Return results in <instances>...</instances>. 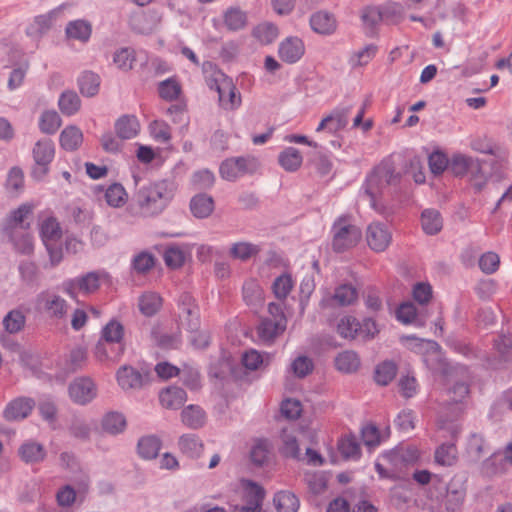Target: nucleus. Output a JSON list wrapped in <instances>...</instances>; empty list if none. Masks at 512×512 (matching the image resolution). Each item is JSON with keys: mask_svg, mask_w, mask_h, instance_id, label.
Listing matches in <instances>:
<instances>
[{"mask_svg": "<svg viewBox=\"0 0 512 512\" xmlns=\"http://www.w3.org/2000/svg\"><path fill=\"white\" fill-rule=\"evenodd\" d=\"M176 185L170 180H160L142 186L135 194V202L144 217L161 214L174 197Z\"/></svg>", "mask_w": 512, "mask_h": 512, "instance_id": "1", "label": "nucleus"}, {"mask_svg": "<svg viewBox=\"0 0 512 512\" xmlns=\"http://www.w3.org/2000/svg\"><path fill=\"white\" fill-rule=\"evenodd\" d=\"M466 487L461 480L452 479L449 483L434 482L428 490L430 508L438 512H456L464 503Z\"/></svg>", "mask_w": 512, "mask_h": 512, "instance_id": "2", "label": "nucleus"}, {"mask_svg": "<svg viewBox=\"0 0 512 512\" xmlns=\"http://www.w3.org/2000/svg\"><path fill=\"white\" fill-rule=\"evenodd\" d=\"M401 173L396 172L395 166L390 159L383 160L366 177L363 185L365 194L368 196L371 206L375 205L376 198L385 189L395 187L400 183Z\"/></svg>", "mask_w": 512, "mask_h": 512, "instance_id": "3", "label": "nucleus"}, {"mask_svg": "<svg viewBox=\"0 0 512 512\" xmlns=\"http://www.w3.org/2000/svg\"><path fill=\"white\" fill-rule=\"evenodd\" d=\"M111 283V275L106 270L99 269L64 280L61 289L70 298L76 299L79 294L85 296L94 294L102 284Z\"/></svg>", "mask_w": 512, "mask_h": 512, "instance_id": "4", "label": "nucleus"}, {"mask_svg": "<svg viewBox=\"0 0 512 512\" xmlns=\"http://www.w3.org/2000/svg\"><path fill=\"white\" fill-rule=\"evenodd\" d=\"M332 246L336 252H343L354 247L361 239L360 228L352 224L350 217H339L332 226Z\"/></svg>", "mask_w": 512, "mask_h": 512, "instance_id": "5", "label": "nucleus"}, {"mask_svg": "<svg viewBox=\"0 0 512 512\" xmlns=\"http://www.w3.org/2000/svg\"><path fill=\"white\" fill-rule=\"evenodd\" d=\"M35 306L40 312L54 320L66 319L70 307L66 299L50 289L37 294Z\"/></svg>", "mask_w": 512, "mask_h": 512, "instance_id": "6", "label": "nucleus"}, {"mask_svg": "<svg viewBox=\"0 0 512 512\" xmlns=\"http://www.w3.org/2000/svg\"><path fill=\"white\" fill-rule=\"evenodd\" d=\"M34 166L31 171V176L41 181L49 173L50 164L55 156V146L50 139H41L37 141L32 150Z\"/></svg>", "mask_w": 512, "mask_h": 512, "instance_id": "7", "label": "nucleus"}, {"mask_svg": "<svg viewBox=\"0 0 512 512\" xmlns=\"http://www.w3.org/2000/svg\"><path fill=\"white\" fill-rule=\"evenodd\" d=\"M178 325L189 333H194L200 327V313L194 298L189 293H182L177 300Z\"/></svg>", "mask_w": 512, "mask_h": 512, "instance_id": "8", "label": "nucleus"}, {"mask_svg": "<svg viewBox=\"0 0 512 512\" xmlns=\"http://www.w3.org/2000/svg\"><path fill=\"white\" fill-rule=\"evenodd\" d=\"M240 485L244 504L235 506L234 512H260L265 498L264 488L249 479H242Z\"/></svg>", "mask_w": 512, "mask_h": 512, "instance_id": "9", "label": "nucleus"}, {"mask_svg": "<svg viewBox=\"0 0 512 512\" xmlns=\"http://www.w3.org/2000/svg\"><path fill=\"white\" fill-rule=\"evenodd\" d=\"M34 208L33 203L26 202L11 211L5 221L4 232L14 233L17 232V230H29Z\"/></svg>", "mask_w": 512, "mask_h": 512, "instance_id": "10", "label": "nucleus"}, {"mask_svg": "<svg viewBox=\"0 0 512 512\" xmlns=\"http://www.w3.org/2000/svg\"><path fill=\"white\" fill-rule=\"evenodd\" d=\"M68 390L72 401L80 405L91 402L97 396V386L89 377L76 378Z\"/></svg>", "mask_w": 512, "mask_h": 512, "instance_id": "11", "label": "nucleus"}, {"mask_svg": "<svg viewBox=\"0 0 512 512\" xmlns=\"http://www.w3.org/2000/svg\"><path fill=\"white\" fill-rule=\"evenodd\" d=\"M62 9L63 6L60 5L45 14L36 16L26 29L27 35L34 40H39L53 27Z\"/></svg>", "mask_w": 512, "mask_h": 512, "instance_id": "12", "label": "nucleus"}, {"mask_svg": "<svg viewBox=\"0 0 512 512\" xmlns=\"http://www.w3.org/2000/svg\"><path fill=\"white\" fill-rule=\"evenodd\" d=\"M253 166V160L248 157H233L221 163L219 172L223 179L235 181L237 178L251 171Z\"/></svg>", "mask_w": 512, "mask_h": 512, "instance_id": "13", "label": "nucleus"}, {"mask_svg": "<svg viewBox=\"0 0 512 512\" xmlns=\"http://www.w3.org/2000/svg\"><path fill=\"white\" fill-rule=\"evenodd\" d=\"M366 238L372 250L382 252L389 246L392 234L387 224L373 222L367 228Z\"/></svg>", "mask_w": 512, "mask_h": 512, "instance_id": "14", "label": "nucleus"}, {"mask_svg": "<svg viewBox=\"0 0 512 512\" xmlns=\"http://www.w3.org/2000/svg\"><path fill=\"white\" fill-rule=\"evenodd\" d=\"M419 457V450L414 446H408L384 452L381 459L385 463L394 466L398 471H401L404 466L415 463Z\"/></svg>", "mask_w": 512, "mask_h": 512, "instance_id": "15", "label": "nucleus"}, {"mask_svg": "<svg viewBox=\"0 0 512 512\" xmlns=\"http://www.w3.org/2000/svg\"><path fill=\"white\" fill-rule=\"evenodd\" d=\"M304 53L305 45L299 37H287L279 44V57L286 63L294 64L298 62L303 57Z\"/></svg>", "mask_w": 512, "mask_h": 512, "instance_id": "16", "label": "nucleus"}, {"mask_svg": "<svg viewBox=\"0 0 512 512\" xmlns=\"http://www.w3.org/2000/svg\"><path fill=\"white\" fill-rule=\"evenodd\" d=\"M285 321L281 318L280 322H275L271 318H263L256 327L258 339L267 345L272 344L275 339L285 330Z\"/></svg>", "mask_w": 512, "mask_h": 512, "instance_id": "17", "label": "nucleus"}, {"mask_svg": "<svg viewBox=\"0 0 512 512\" xmlns=\"http://www.w3.org/2000/svg\"><path fill=\"white\" fill-rule=\"evenodd\" d=\"M35 406L33 399L28 397H18L10 401L4 412V418L8 421H18L25 419Z\"/></svg>", "mask_w": 512, "mask_h": 512, "instance_id": "18", "label": "nucleus"}, {"mask_svg": "<svg viewBox=\"0 0 512 512\" xmlns=\"http://www.w3.org/2000/svg\"><path fill=\"white\" fill-rule=\"evenodd\" d=\"M117 382L124 391L136 390L142 387V374L131 366H122L116 374Z\"/></svg>", "mask_w": 512, "mask_h": 512, "instance_id": "19", "label": "nucleus"}, {"mask_svg": "<svg viewBox=\"0 0 512 512\" xmlns=\"http://www.w3.org/2000/svg\"><path fill=\"white\" fill-rule=\"evenodd\" d=\"M203 70L204 73L206 74L205 80L207 86L211 90L217 91L218 94L220 93V91L224 90V88H227L229 84L232 82L211 62H204Z\"/></svg>", "mask_w": 512, "mask_h": 512, "instance_id": "20", "label": "nucleus"}, {"mask_svg": "<svg viewBox=\"0 0 512 512\" xmlns=\"http://www.w3.org/2000/svg\"><path fill=\"white\" fill-rule=\"evenodd\" d=\"M185 390L177 386H169L159 393L161 405L166 409H179L186 401Z\"/></svg>", "mask_w": 512, "mask_h": 512, "instance_id": "21", "label": "nucleus"}, {"mask_svg": "<svg viewBox=\"0 0 512 512\" xmlns=\"http://www.w3.org/2000/svg\"><path fill=\"white\" fill-rule=\"evenodd\" d=\"M65 34L68 39L86 43L91 37L92 25L84 19L72 20L67 23Z\"/></svg>", "mask_w": 512, "mask_h": 512, "instance_id": "22", "label": "nucleus"}, {"mask_svg": "<svg viewBox=\"0 0 512 512\" xmlns=\"http://www.w3.org/2000/svg\"><path fill=\"white\" fill-rule=\"evenodd\" d=\"M310 26L318 34L329 35L336 30V19L326 11H318L310 17Z\"/></svg>", "mask_w": 512, "mask_h": 512, "instance_id": "23", "label": "nucleus"}, {"mask_svg": "<svg viewBox=\"0 0 512 512\" xmlns=\"http://www.w3.org/2000/svg\"><path fill=\"white\" fill-rule=\"evenodd\" d=\"M40 237L43 244L50 242H59L62 238V228L58 220L48 215L40 222Z\"/></svg>", "mask_w": 512, "mask_h": 512, "instance_id": "24", "label": "nucleus"}, {"mask_svg": "<svg viewBox=\"0 0 512 512\" xmlns=\"http://www.w3.org/2000/svg\"><path fill=\"white\" fill-rule=\"evenodd\" d=\"M223 22L227 30L237 32L247 26L248 16L239 7H229L223 13Z\"/></svg>", "mask_w": 512, "mask_h": 512, "instance_id": "25", "label": "nucleus"}, {"mask_svg": "<svg viewBox=\"0 0 512 512\" xmlns=\"http://www.w3.org/2000/svg\"><path fill=\"white\" fill-rule=\"evenodd\" d=\"M352 105H339L327 115L329 121V133L334 134L346 128L349 123V116Z\"/></svg>", "mask_w": 512, "mask_h": 512, "instance_id": "26", "label": "nucleus"}, {"mask_svg": "<svg viewBox=\"0 0 512 512\" xmlns=\"http://www.w3.org/2000/svg\"><path fill=\"white\" fill-rule=\"evenodd\" d=\"M140 129L138 119L133 115H124L115 123L117 136L123 140L132 139L137 136Z\"/></svg>", "mask_w": 512, "mask_h": 512, "instance_id": "27", "label": "nucleus"}, {"mask_svg": "<svg viewBox=\"0 0 512 512\" xmlns=\"http://www.w3.org/2000/svg\"><path fill=\"white\" fill-rule=\"evenodd\" d=\"M448 382L450 383L451 380L449 379ZM468 393L469 387L466 381L464 380H455L452 385L449 384V387L447 389L449 399L447 400V402L448 405H456L454 408L456 414H459L462 411V402L467 397Z\"/></svg>", "mask_w": 512, "mask_h": 512, "instance_id": "28", "label": "nucleus"}, {"mask_svg": "<svg viewBox=\"0 0 512 512\" xmlns=\"http://www.w3.org/2000/svg\"><path fill=\"white\" fill-rule=\"evenodd\" d=\"M103 431L111 435L122 433L126 426L127 421L124 414L116 411L106 413L101 421Z\"/></svg>", "mask_w": 512, "mask_h": 512, "instance_id": "29", "label": "nucleus"}, {"mask_svg": "<svg viewBox=\"0 0 512 512\" xmlns=\"http://www.w3.org/2000/svg\"><path fill=\"white\" fill-rule=\"evenodd\" d=\"M19 455L26 463H38L44 460L46 451L40 443L29 440L20 446Z\"/></svg>", "mask_w": 512, "mask_h": 512, "instance_id": "30", "label": "nucleus"}, {"mask_svg": "<svg viewBox=\"0 0 512 512\" xmlns=\"http://www.w3.org/2000/svg\"><path fill=\"white\" fill-rule=\"evenodd\" d=\"M421 226L425 234L436 235L443 227V219L436 209H425L421 214Z\"/></svg>", "mask_w": 512, "mask_h": 512, "instance_id": "31", "label": "nucleus"}, {"mask_svg": "<svg viewBox=\"0 0 512 512\" xmlns=\"http://www.w3.org/2000/svg\"><path fill=\"white\" fill-rule=\"evenodd\" d=\"M15 249L25 255H29L34 250L33 236L29 230H17V232H5Z\"/></svg>", "mask_w": 512, "mask_h": 512, "instance_id": "32", "label": "nucleus"}, {"mask_svg": "<svg viewBox=\"0 0 512 512\" xmlns=\"http://www.w3.org/2000/svg\"><path fill=\"white\" fill-rule=\"evenodd\" d=\"M181 452L189 458H198L203 451V443L195 434H184L179 438Z\"/></svg>", "mask_w": 512, "mask_h": 512, "instance_id": "33", "label": "nucleus"}, {"mask_svg": "<svg viewBox=\"0 0 512 512\" xmlns=\"http://www.w3.org/2000/svg\"><path fill=\"white\" fill-rule=\"evenodd\" d=\"M338 450L346 460H358L361 455L360 444L354 435H345L338 441Z\"/></svg>", "mask_w": 512, "mask_h": 512, "instance_id": "34", "label": "nucleus"}, {"mask_svg": "<svg viewBox=\"0 0 512 512\" xmlns=\"http://www.w3.org/2000/svg\"><path fill=\"white\" fill-rule=\"evenodd\" d=\"M457 459L458 451L455 443H443L435 450L434 460L435 463L440 466H453L457 462Z\"/></svg>", "mask_w": 512, "mask_h": 512, "instance_id": "35", "label": "nucleus"}, {"mask_svg": "<svg viewBox=\"0 0 512 512\" xmlns=\"http://www.w3.org/2000/svg\"><path fill=\"white\" fill-rule=\"evenodd\" d=\"M277 512H297L300 506L298 497L290 491H279L273 498Z\"/></svg>", "mask_w": 512, "mask_h": 512, "instance_id": "36", "label": "nucleus"}, {"mask_svg": "<svg viewBox=\"0 0 512 512\" xmlns=\"http://www.w3.org/2000/svg\"><path fill=\"white\" fill-rule=\"evenodd\" d=\"M190 209L195 217L206 218L213 212V198L206 194L195 195L190 201Z\"/></svg>", "mask_w": 512, "mask_h": 512, "instance_id": "37", "label": "nucleus"}, {"mask_svg": "<svg viewBox=\"0 0 512 512\" xmlns=\"http://www.w3.org/2000/svg\"><path fill=\"white\" fill-rule=\"evenodd\" d=\"M278 161L284 170L294 172L300 168L303 157L298 149L287 147L279 154Z\"/></svg>", "mask_w": 512, "mask_h": 512, "instance_id": "38", "label": "nucleus"}, {"mask_svg": "<svg viewBox=\"0 0 512 512\" xmlns=\"http://www.w3.org/2000/svg\"><path fill=\"white\" fill-rule=\"evenodd\" d=\"M182 422L189 428L198 429L205 424L206 414L204 410L197 405L185 407L181 413Z\"/></svg>", "mask_w": 512, "mask_h": 512, "instance_id": "39", "label": "nucleus"}, {"mask_svg": "<svg viewBox=\"0 0 512 512\" xmlns=\"http://www.w3.org/2000/svg\"><path fill=\"white\" fill-rule=\"evenodd\" d=\"M465 177L476 191H481L488 181V175L483 170L482 162L477 158L473 159Z\"/></svg>", "mask_w": 512, "mask_h": 512, "instance_id": "40", "label": "nucleus"}, {"mask_svg": "<svg viewBox=\"0 0 512 512\" xmlns=\"http://www.w3.org/2000/svg\"><path fill=\"white\" fill-rule=\"evenodd\" d=\"M314 370L313 360L305 355H298L292 359L288 372L296 378L303 379L310 375Z\"/></svg>", "mask_w": 512, "mask_h": 512, "instance_id": "41", "label": "nucleus"}, {"mask_svg": "<svg viewBox=\"0 0 512 512\" xmlns=\"http://www.w3.org/2000/svg\"><path fill=\"white\" fill-rule=\"evenodd\" d=\"M83 141V134L76 126H68L60 134V145L67 151L76 150Z\"/></svg>", "mask_w": 512, "mask_h": 512, "instance_id": "42", "label": "nucleus"}, {"mask_svg": "<svg viewBox=\"0 0 512 512\" xmlns=\"http://www.w3.org/2000/svg\"><path fill=\"white\" fill-rule=\"evenodd\" d=\"M87 363V351L82 347L72 349L64 360L63 369L67 373H73L82 369Z\"/></svg>", "mask_w": 512, "mask_h": 512, "instance_id": "43", "label": "nucleus"}, {"mask_svg": "<svg viewBox=\"0 0 512 512\" xmlns=\"http://www.w3.org/2000/svg\"><path fill=\"white\" fill-rule=\"evenodd\" d=\"M358 298L357 289L351 284H341L335 288L332 301L339 306L352 305Z\"/></svg>", "mask_w": 512, "mask_h": 512, "instance_id": "44", "label": "nucleus"}, {"mask_svg": "<svg viewBox=\"0 0 512 512\" xmlns=\"http://www.w3.org/2000/svg\"><path fill=\"white\" fill-rule=\"evenodd\" d=\"M243 299L249 306H258L263 300V290L255 279H248L243 284Z\"/></svg>", "mask_w": 512, "mask_h": 512, "instance_id": "45", "label": "nucleus"}, {"mask_svg": "<svg viewBox=\"0 0 512 512\" xmlns=\"http://www.w3.org/2000/svg\"><path fill=\"white\" fill-rule=\"evenodd\" d=\"M161 448V441L156 436H145L138 441V453L147 460L157 457Z\"/></svg>", "mask_w": 512, "mask_h": 512, "instance_id": "46", "label": "nucleus"}, {"mask_svg": "<svg viewBox=\"0 0 512 512\" xmlns=\"http://www.w3.org/2000/svg\"><path fill=\"white\" fill-rule=\"evenodd\" d=\"M78 85L82 95L92 97L99 91L100 78L97 74L86 71L78 79Z\"/></svg>", "mask_w": 512, "mask_h": 512, "instance_id": "47", "label": "nucleus"}, {"mask_svg": "<svg viewBox=\"0 0 512 512\" xmlns=\"http://www.w3.org/2000/svg\"><path fill=\"white\" fill-rule=\"evenodd\" d=\"M58 106L63 114L71 116L80 109L81 100L76 92L71 90L64 91L59 97Z\"/></svg>", "mask_w": 512, "mask_h": 512, "instance_id": "48", "label": "nucleus"}, {"mask_svg": "<svg viewBox=\"0 0 512 512\" xmlns=\"http://www.w3.org/2000/svg\"><path fill=\"white\" fill-rule=\"evenodd\" d=\"M466 452L470 461L478 462L489 451L481 435L471 434L467 442Z\"/></svg>", "mask_w": 512, "mask_h": 512, "instance_id": "49", "label": "nucleus"}, {"mask_svg": "<svg viewBox=\"0 0 512 512\" xmlns=\"http://www.w3.org/2000/svg\"><path fill=\"white\" fill-rule=\"evenodd\" d=\"M162 299L156 292H145L139 298V309L145 316H153L161 307Z\"/></svg>", "mask_w": 512, "mask_h": 512, "instance_id": "50", "label": "nucleus"}, {"mask_svg": "<svg viewBox=\"0 0 512 512\" xmlns=\"http://www.w3.org/2000/svg\"><path fill=\"white\" fill-rule=\"evenodd\" d=\"M124 337L123 325L115 320H110L101 331V339L107 343L121 344Z\"/></svg>", "mask_w": 512, "mask_h": 512, "instance_id": "51", "label": "nucleus"}, {"mask_svg": "<svg viewBox=\"0 0 512 512\" xmlns=\"http://www.w3.org/2000/svg\"><path fill=\"white\" fill-rule=\"evenodd\" d=\"M395 315L396 319L405 325L413 324L417 327L423 325V323L418 319L416 307L411 302H404L400 304Z\"/></svg>", "mask_w": 512, "mask_h": 512, "instance_id": "52", "label": "nucleus"}, {"mask_svg": "<svg viewBox=\"0 0 512 512\" xmlns=\"http://www.w3.org/2000/svg\"><path fill=\"white\" fill-rule=\"evenodd\" d=\"M360 360L358 355L353 351H344L335 358L336 368L344 373H351L358 369Z\"/></svg>", "mask_w": 512, "mask_h": 512, "instance_id": "53", "label": "nucleus"}, {"mask_svg": "<svg viewBox=\"0 0 512 512\" xmlns=\"http://www.w3.org/2000/svg\"><path fill=\"white\" fill-rule=\"evenodd\" d=\"M260 250L261 248L259 245L243 241L234 243L231 246L230 255L235 259L247 261L251 257L257 255L260 252Z\"/></svg>", "mask_w": 512, "mask_h": 512, "instance_id": "54", "label": "nucleus"}, {"mask_svg": "<svg viewBox=\"0 0 512 512\" xmlns=\"http://www.w3.org/2000/svg\"><path fill=\"white\" fill-rule=\"evenodd\" d=\"M281 440V453L286 457L298 459L301 455V450L296 436L288 429H283L281 433Z\"/></svg>", "mask_w": 512, "mask_h": 512, "instance_id": "55", "label": "nucleus"}, {"mask_svg": "<svg viewBox=\"0 0 512 512\" xmlns=\"http://www.w3.org/2000/svg\"><path fill=\"white\" fill-rule=\"evenodd\" d=\"M158 93L163 100L174 101L181 93V85L176 78H167L158 84Z\"/></svg>", "mask_w": 512, "mask_h": 512, "instance_id": "56", "label": "nucleus"}, {"mask_svg": "<svg viewBox=\"0 0 512 512\" xmlns=\"http://www.w3.org/2000/svg\"><path fill=\"white\" fill-rule=\"evenodd\" d=\"M220 105L226 110H233L240 106L241 96L231 82L227 88L218 94Z\"/></svg>", "mask_w": 512, "mask_h": 512, "instance_id": "57", "label": "nucleus"}, {"mask_svg": "<svg viewBox=\"0 0 512 512\" xmlns=\"http://www.w3.org/2000/svg\"><path fill=\"white\" fill-rule=\"evenodd\" d=\"M105 199L109 206L120 207L127 200V193L120 183H112L105 190Z\"/></svg>", "mask_w": 512, "mask_h": 512, "instance_id": "58", "label": "nucleus"}, {"mask_svg": "<svg viewBox=\"0 0 512 512\" xmlns=\"http://www.w3.org/2000/svg\"><path fill=\"white\" fill-rule=\"evenodd\" d=\"M358 329H360V322L350 315L342 317L337 324V332L346 339L358 337Z\"/></svg>", "mask_w": 512, "mask_h": 512, "instance_id": "59", "label": "nucleus"}, {"mask_svg": "<svg viewBox=\"0 0 512 512\" xmlns=\"http://www.w3.org/2000/svg\"><path fill=\"white\" fill-rule=\"evenodd\" d=\"M397 374V366L392 361H384L375 369V381L380 385H388Z\"/></svg>", "mask_w": 512, "mask_h": 512, "instance_id": "60", "label": "nucleus"}, {"mask_svg": "<svg viewBox=\"0 0 512 512\" xmlns=\"http://www.w3.org/2000/svg\"><path fill=\"white\" fill-rule=\"evenodd\" d=\"M389 428H386L385 433L382 434L374 424H367L361 430L363 442L368 447H376L380 445L383 438L388 437Z\"/></svg>", "mask_w": 512, "mask_h": 512, "instance_id": "61", "label": "nucleus"}, {"mask_svg": "<svg viewBox=\"0 0 512 512\" xmlns=\"http://www.w3.org/2000/svg\"><path fill=\"white\" fill-rule=\"evenodd\" d=\"M361 20L366 29L370 32L382 21L385 20L382 8L367 6L361 11Z\"/></svg>", "mask_w": 512, "mask_h": 512, "instance_id": "62", "label": "nucleus"}, {"mask_svg": "<svg viewBox=\"0 0 512 512\" xmlns=\"http://www.w3.org/2000/svg\"><path fill=\"white\" fill-rule=\"evenodd\" d=\"M252 35L261 44H270L277 38L278 28L272 23H261L254 27Z\"/></svg>", "mask_w": 512, "mask_h": 512, "instance_id": "63", "label": "nucleus"}, {"mask_svg": "<svg viewBox=\"0 0 512 512\" xmlns=\"http://www.w3.org/2000/svg\"><path fill=\"white\" fill-rule=\"evenodd\" d=\"M473 157L461 153L454 154L449 161V169L458 177H465L469 170Z\"/></svg>", "mask_w": 512, "mask_h": 512, "instance_id": "64", "label": "nucleus"}]
</instances>
